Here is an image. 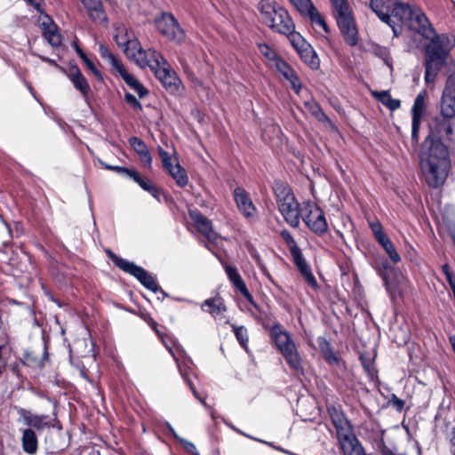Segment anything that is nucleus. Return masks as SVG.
Masks as SVG:
<instances>
[{
  "mask_svg": "<svg viewBox=\"0 0 455 455\" xmlns=\"http://www.w3.org/2000/svg\"><path fill=\"white\" fill-rule=\"evenodd\" d=\"M370 6L379 19L392 28L395 36L406 28L429 39L425 51V80L427 84L433 83L437 73L447 64L455 46V36L436 34L428 18L415 4L400 0H371Z\"/></svg>",
  "mask_w": 455,
  "mask_h": 455,
  "instance_id": "obj_1",
  "label": "nucleus"
},
{
  "mask_svg": "<svg viewBox=\"0 0 455 455\" xmlns=\"http://www.w3.org/2000/svg\"><path fill=\"white\" fill-rule=\"evenodd\" d=\"M419 159L426 183L435 188L442 186L451 167L448 147L440 140L427 137L421 146Z\"/></svg>",
  "mask_w": 455,
  "mask_h": 455,
  "instance_id": "obj_2",
  "label": "nucleus"
},
{
  "mask_svg": "<svg viewBox=\"0 0 455 455\" xmlns=\"http://www.w3.org/2000/svg\"><path fill=\"white\" fill-rule=\"evenodd\" d=\"M258 10L263 21L274 31L285 35L293 32L295 25L289 12L282 6L268 0H261Z\"/></svg>",
  "mask_w": 455,
  "mask_h": 455,
  "instance_id": "obj_3",
  "label": "nucleus"
},
{
  "mask_svg": "<svg viewBox=\"0 0 455 455\" xmlns=\"http://www.w3.org/2000/svg\"><path fill=\"white\" fill-rule=\"evenodd\" d=\"M333 16L344 40L350 46L358 43L357 28L353 11L347 0H330Z\"/></svg>",
  "mask_w": 455,
  "mask_h": 455,
  "instance_id": "obj_4",
  "label": "nucleus"
},
{
  "mask_svg": "<svg viewBox=\"0 0 455 455\" xmlns=\"http://www.w3.org/2000/svg\"><path fill=\"white\" fill-rule=\"evenodd\" d=\"M274 193L278 211L283 217L286 223L291 228L299 227L302 209H299V204L297 202L291 188L283 183H276L274 187Z\"/></svg>",
  "mask_w": 455,
  "mask_h": 455,
  "instance_id": "obj_5",
  "label": "nucleus"
},
{
  "mask_svg": "<svg viewBox=\"0 0 455 455\" xmlns=\"http://www.w3.org/2000/svg\"><path fill=\"white\" fill-rule=\"evenodd\" d=\"M118 44L126 46V54L133 59L136 64L142 68L148 67L152 72H155L156 69L167 61L156 50L152 48L144 50L135 41H126Z\"/></svg>",
  "mask_w": 455,
  "mask_h": 455,
  "instance_id": "obj_6",
  "label": "nucleus"
},
{
  "mask_svg": "<svg viewBox=\"0 0 455 455\" xmlns=\"http://www.w3.org/2000/svg\"><path fill=\"white\" fill-rule=\"evenodd\" d=\"M108 255L117 267L135 277L145 288L154 293L158 292L160 287L158 286L155 277L146 269L132 261L117 256L111 251H108Z\"/></svg>",
  "mask_w": 455,
  "mask_h": 455,
  "instance_id": "obj_7",
  "label": "nucleus"
},
{
  "mask_svg": "<svg viewBox=\"0 0 455 455\" xmlns=\"http://www.w3.org/2000/svg\"><path fill=\"white\" fill-rule=\"evenodd\" d=\"M158 32L168 41L181 44L186 39V33L171 12H162L155 19Z\"/></svg>",
  "mask_w": 455,
  "mask_h": 455,
  "instance_id": "obj_8",
  "label": "nucleus"
},
{
  "mask_svg": "<svg viewBox=\"0 0 455 455\" xmlns=\"http://www.w3.org/2000/svg\"><path fill=\"white\" fill-rule=\"evenodd\" d=\"M307 227L316 235L322 236L328 231V223L323 210L311 201L303 204L300 216Z\"/></svg>",
  "mask_w": 455,
  "mask_h": 455,
  "instance_id": "obj_9",
  "label": "nucleus"
},
{
  "mask_svg": "<svg viewBox=\"0 0 455 455\" xmlns=\"http://www.w3.org/2000/svg\"><path fill=\"white\" fill-rule=\"evenodd\" d=\"M153 73L168 92L180 94L182 92V82L167 61Z\"/></svg>",
  "mask_w": 455,
  "mask_h": 455,
  "instance_id": "obj_10",
  "label": "nucleus"
},
{
  "mask_svg": "<svg viewBox=\"0 0 455 455\" xmlns=\"http://www.w3.org/2000/svg\"><path fill=\"white\" fill-rule=\"evenodd\" d=\"M327 411L336 429L338 442L355 435L350 421L341 409L331 405L328 407Z\"/></svg>",
  "mask_w": 455,
  "mask_h": 455,
  "instance_id": "obj_11",
  "label": "nucleus"
},
{
  "mask_svg": "<svg viewBox=\"0 0 455 455\" xmlns=\"http://www.w3.org/2000/svg\"><path fill=\"white\" fill-rule=\"evenodd\" d=\"M454 118L445 117L441 115L435 117L430 124V133L427 137H432L442 141L451 140L454 132Z\"/></svg>",
  "mask_w": 455,
  "mask_h": 455,
  "instance_id": "obj_12",
  "label": "nucleus"
},
{
  "mask_svg": "<svg viewBox=\"0 0 455 455\" xmlns=\"http://www.w3.org/2000/svg\"><path fill=\"white\" fill-rule=\"evenodd\" d=\"M188 214L196 230L207 240L214 242L218 239L219 235L213 230L212 221L202 212L198 210H189Z\"/></svg>",
  "mask_w": 455,
  "mask_h": 455,
  "instance_id": "obj_13",
  "label": "nucleus"
},
{
  "mask_svg": "<svg viewBox=\"0 0 455 455\" xmlns=\"http://www.w3.org/2000/svg\"><path fill=\"white\" fill-rule=\"evenodd\" d=\"M293 263L299 271L300 275L303 276L307 283L316 290L318 288L317 281L314 276L311 267L307 264L305 257L302 254V251L299 249L291 252Z\"/></svg>",
  "mask_w": 455,
  "mask_h": 455,
  "instance_id": "obj_14",
  "label": "nucleus"
},
{
  "mask_svg": "<svg viewBox=\"0 0 455 455\" xmlns=\"http://www.w3.org/2000/svg\"><path fill=\"white\" fill-rule=\"evenodd\" d=\"M234 197L238 210L245 218L255 217L257 209L245 189L240 187L235 188Z\"/></svg>",
  "mask_w": 455,
  "mask_h": 455,
  "instance_id": "obj_15",
  "label": "nucleus"
},
{
  "mask_svg": "<svg viewBox=\"0 0 455 455\" xmlns=\"http://www.w3.org/2000/svg\"><path fill=\"white\" fill-rule=\"evenodd\" d=\"M226 274L229 279V281L233 283V285L243 294V296L246 299V300L256 309H259L258 304L255 302L252 295L247 289L243 278L238 273L236 267H232L230 265L224 266Z\"/></svg>",
  "mask_w": 455,
  "mask_h": 455,
  "instance_id": "obj_16",
  "label": "nucleus"
},
{
  "mask_svg": "<svg viewBox=\"0 0 455 455\" xmlns=\"http://www.w3.org/2000/svg\"><path fill=\"white\" fill-rule=\"evenodd\" d=\"M270 336L281 354L296 346L290 333L283 330L279 323L271 327Z\"/></svg>",
  "mask_w": 455,
  "mask_h": 455,
  "instance_id": "obj_17",
  "label": "nucleus"
},
{
  "mask_svg": "<svg viewBox=\"0 0 455 455\" xmlns=\"http://www.w3.org/2000/svg\"><path fill=\"white\" fill-rule=\"evenodd\" d=\"M18 414L22 419L25 425L28 428H35L36 430H43L45 427H50L52 425L49 422L48 415H36L30 411L20 408L18 409Z\"/></svg>",
  "mask_w": 455,
  "mask_h": 455,
  "instance_id": "obj_18",
  "label": "nucleus"
},
{
  "mask_svg": "<svg viewBox=\"0 0 455 455\" xmlns=\"http://www.w3.org/2000/svg\"><path fill=\"white\" fill-rule=\"evenodd\" d=\"M92 21L103 25L108 23V16L100 0H80Z\"/></svg>",
  "mask_w": 455,
  "mask_h": 455,
  "instance_id": "obj_19",
  "label": "nucleus"
},
{
  "mask_svg": "<svg viewBox=\"0 0 455 455\" xmlns=\"http://www.w3.org/2000/svg\"><path fill=\"white\" fill-rule=\"evenodd\" d=\"M317 344L323 356V359L329 365H335L339 368L344 366V363L342 362L341 357L333 350L330 341H328L323 337H319L317 339Z\"/></svg>",
  "mask_w": 455,
  "mask_h": 455,
  "instance_id": "obj_20",
  "label": "nucleus"
},
{
  "mask_svg": "<svg viewBox=\"0 0 455 455\" xmlns=\"http://www.w3.org/2000/svg\"><path fill=\"white\" fill-rule=\"evenodd\" d=\"M68 77L73 84L74 87L81 92L83 97L87 100L90 92V85L87 79L81 73L77 66H71L67 73Z\"/></svg>",
  "mask_w": 455,
  "mask_h": 455,
  "instance_id": "obj_21",
  "label": "nucleus"
},
{
  "mask_svg": "<svg viewBox=\"0 0 455 455\" xmlns=\"http://www.w3.org/2000/svg\"><path fill=\"white\" fill-rule=\"evenodd\" d=\"M177 350H179L180 354H182L181 356L178 357V362L176 363L178 371L183 379V380L188 384L192 382L191 376L194 375L193 371V361L192 359L187 355L185 349L179 346L177 347Z\"/></svg>",
  "mask_w": 455,
  "mask_h": 455,
  "instance_id": "obj_22",
  "label": "nucleus"
},
{
  "mask_svg": "<svg viewBox=\"0 0 455 455\" xmlns=\"http://www.w3.org/2000/svg\"><path fill=\"white\" fill-rule=\"evenodd\" d=\"M282 355L284 357L289 367L299 375L305 374V367L303 359L298 351L297 346L283 352Z\"/></svg>",
  "mask_w": 455,
  "mask_h": 455,
  "instance_id": "obj_23",
  "label": "nucleus"
},
{
  "mask_svg": "<svg viewBox=\"0 0 455 455\" xmlns=\"http://www.w3.org/2000/svg\"><path fill=\"white\" fill-rule=\"evenodd\" d=\"M339 444L343 455H366L355 435L339 441Z\"/></svg>",
  "mask_w": 455,
  "mask_h": 455,
  "instance_id": "obj_24",
  "label": "nucleus"
},
{
  "mask_svg": "<svg viewBox=\"0 0 455 455\" xmlns=\"http://www.w3.org/2000/svg\"><path fill=\"white\" fill-rule=\"evenodd\" d=\"M201 309L209 313L212 317L218 318L227 310V307L224 305L222 298L216 296L205 299L201 304Z\"/></svg>",
  "mask_w": 455,
  "mask_h": 455,
  "instance_id": "obj_25",
  "label": "nucleus"
},
{
  "mask_svg": "<svg viewBox=\"0 0 455 455\" xmlns=\"http://www.w3.org/2000/svg\"><path fill=\"white\" fill-rule=\"evenodd\" d=\"M440 113L443 116L455 117V93L443 89L440 100Z\"/></svg>",
  "mask_w": 455,
  "mask_h": 455,
  "instance_id": "obj_26",
  "label": "nucleus"
},
{
  "mask_svg": "<svg viewBox=\"0 0 455 455\" xmlns=\"http://www.w3.org/2000/svg\"><path fill=\"white\" fill-rule=\"evenodd\" d=\"M43 355L38 358L33 352H27L24 355V363L30 367L43 369L49 361L48 342L43 339Z\"/></svg>",
  "mask_w": 455,
  "mask_h": 455,
  "instance_id": "obj_27",
  "label": "nucleus"
},
{
  "mask_svg": "<svg viewBox=\"0 0 455 455\" xmlns=\"http://www.w3.org/2000/svg\"><path fill=\"white\" fill-rule=\"evenodd\" d=\"M21 445L23 451L28 454H35L38 449V439L32 428H26L22 431Z\"/></svg>",
  "mask_w": 455,
  "mask_h": 455,
  "instance_id": "obj_28",
  "label": "nucleus"
},
{
  "mask_svg": "<svg viewBox=\"0 0 455 455\" xmlns=\"http://www.w3.org/2000/svg\"><path fill=\"white\" fill-rule=\"evenodd\" d=\"M372 95L391 111L398 109L401 106V101L393 99L388 91L373 92Z\"/></svg>",
  "mask_w": 455,
  "mask_h": 455,
  "instance_id": "obj_29",
  "label": "nucleus"
},
{
  "mask_svg": "<svg viewBox=\"0 0 455 455\" xmlns=\"http://www.w3.org/2000/svg\"><path fill=\"white\" fill-rule=\"evenodd\" d=\"M44 37L52 46L58 47L61 44V36L57 32V27L54 23H44Z\"/></svg>",
  "mask_w": 455,
  "mask_h": 455,
  "instance_id": "obj_30",
  "label": "nucleus"
},
{
  "mask_svg": "<svg viewBox=\"0 0 455 455\" xmlns=\"http://www.w3.org/2000/svg\"><path fill=\"white\" fill-rule=\"evenodd\" d=\"M299 55L301 60L309 66L312 69H317L319 68V58L311 45L307 46L306 49H303V51L299 52Z\"/></svg>",
  "mask_w": 455,
  "mask_h": 455,
  "instance_id": "obj_31",
  "label": "nucleus"
},
{
  "mask_svg": "<svg viewBox=\"0 0 455 455\" xmlns=\"http://www.w3.org/2000/svg\"><path fill=\"white\" fill-rule=\"evenodd\" d=\"M159 338L161 339L164 346L166 347V349L169 351V353L172 355V358L175 362H178V357L181 356L182 354L179 353V350H177V347L180 346L177 343V341L172 339V337H169L167 335H164L163 333L157 334Z\"/></svg>",
  "mask_w": 455,
  "mask_h": 455,
  "instance_id": "obj_32",
  "label": "nucleus"
},
{
  "mask_svg": "<svg viewBox=\"0 0 455 455\" xmlns=\"http://www.w3.org/2000/svg\"><path fill=\"white\" fill-rule=\"evenodd\" d=\"M171 176L175 180L177 185L180 188H184L188 183V178L187 172L184 168L180 166L179 163H177L173 170L171 169L168 171Z\"/></svg>",
  "mask_w": 455,
  "mask_h": 455,
  "instance_id": "obj_33",
  "label": "nucleus"
},
{
  "mask_svg": "<svg viewBox=\"0 0 455 455\" xmlns=\"http://www.w3.org/2000/svg\"><path fill=\"white\" fill-rule=\"evenodd\" d=\"M290 2L302 16L307 18L316 9L311 0H290Z\"/></svg>",
  "mask_w": 455,
  "mask_h": 455,
  "instance_id": "obj_34",
  "label": "nucleus"
},
{
  "mask_svg": "<svg viewBox=\"0 0 455 455\" xmlns=\"http://www.w3.org/2000/svg\"><path fill=\"white\" fill-rule=\"evenodd\" d=\"M305 107L319 122L331 123L330 118L315 100L306 101Z\"/></svg>",
  "mask_w": 455,
  "mask_h": 455,
  "instance_id": "obj_35",
  "label": "nucleus"
},
{
  "mask_svg": "<svg viewBox=\"0 0 455 455\" xmlns=\"http://www.w3.org/2000/svg\"><path fill=\"white\" fill-rule=\"evenodd\" d=\"M285 36H289V40L298 53L301 52L303 49H306L310 44L305 40V38L298 32L293 29V32L287 33Z\"/></svg>",
  "mask_w": 455,
  "mask_h": 455,
  "instance_id": "obj_36",
  "label": "nucleus"
},
{
  "mask_svg": "<svg viewBox=\"0 0 455 455\" xmlns=\"http://www.w3.org/2000/svg\"><path fill=\"white\" fill-rule=\"evenodd\" d=\"M231 327L235 333V336L242 347H243L246 351L248 350V331L244 326H237L235 323H231Z\"/></svg>",
  "mask_w": 455,
  "mask_h": 455,
  "instance_id": "obj_37",
  "label": "nucleus"
},
{
  "mask_svg": "<svg viewBox=\"0 0 455 455\" xmlns=\"http://www.w3.org/2000/svg\"><path fill=\"white\" fill-rule=\"evenodd\" d=\"M143 190L148 192L154 198H156L158 202H161L162 192L159 188H157L151 182L144 180L143 178L140 180L138 184Z\"/></svg>",
  "mask_w": 455,
  "mask_h": 455,
  "instance_id": "obj_38",
  "label": "nucleus"
},
{
  "mask_svg": "<svg viewBox=\"0 0 455 455\" xmlns=\"http://www.w3.org/2000/svg\"><path fill=\"white\" fill-rule=\"evenodd\" d=\"M425 108V96L422 93H419L414 100L411 108V116L423 117Z\"/></svg>",
  "mask_w": 455,
  "mask_h": 455,
  "instance_id": "obj_39",
  "label": "nucleus"
},
{
  "mask_svg": "<svg viewBox=\"0 0 455 455\" xmlns=\"http://www.w3.org/2000/svg\"><path fill=\"white\" fill-rule=\"evenodd\" d=\"M100 53L101 58L108 60L115 69H116L118 66L122 64L120 60L103 44L100 46Z\"/></svg>",
  "mask_w": 455,
  "mask_h": 455,
  "instance_id": "obj_40",
  "label": "nucleus"
},
{
  "mask_svg": "<svg viewBox=\"0 0 455 455\" xmlns=\"http://www.w3.org/2000/svg\"><path fill=\"white\" fill-rule=\"evenodd\" d=\"M442 272L445 275L446 281L448 282L452 293H455V273L451 267L448 263H444L442 266Z\"/></svg>",
  "mask_w": 455,
  "mask_h": 455,
  "instance_id": "obj_41",
  "label": "nucleus"
},
{
  "mask_svg": "<svg viewBox=\"0 0 455 455\" xmlns=\"http://www.w3.org/2000/svg\"><path fill=\"white\" fill-rule=\"evenodd\" d=\"M275 67L285 79H287L290 76H291L293 72H295L291 67L281 58H278L275 60Z\"/></svg>",
  "mask_w": 455,
  "mask_h": 455,
  "instance_id": "obj_42",
  "label": "nucleus"
},
{
  "mask_svg": "<svg viewBox=\"0 0 455 455\" xmlns=\"http://www.w3.org/2000/svg\"><path fill=\"white\" fill-rule=\"evenodd\" d=\"M130 146L132 148V149L138 154H142L148 151V147L146 143L138 137H132L129 139Z\"/></svg>",
  "mask_w": 455,
  "mask_h": 455,
  "instance_id": "obj_43",
  "label": "nucleus"
},
{
  "mask_svg": "<svg viewBox=\"0 0 455 455\" xmlns=\"http://www.w3.org/2000/svg\"><path fill=\"white\" fill-rule=\"evenodd\" d=\"M280 235L286 243V244L288 245L291 252L299 249L290 231H288L287 229H283L281 231Z\"/></svg>",
  "mask_w": 455,
  "mask_h": 455,
  "instance_id": "obj_44",
  "label": "nucleus"
},
{
  "mask_svg": "<svg viewBox=\"0 0 455 455\" xmlns=\"http://www.w3.org/2000/svg\"><path fill=\"white\" fill-rule=\"evenodd\" d=\"M412 116L411 122V140L413 143L417 144L419 142V130L420 127L422 117L419 116Z\"/></svg>",
  "mask_w": 455,
  "mask_h": 455,
  "instance_id": "obj_45",
  "label": "nucleus"
},
{
  "mask_svg": "<svg viewBox=\"0 0 455 455\" xmlns=\"http://www.w3.org/2000/svg\"><path fill=\"white\" fill-rule=\"evenodd\" d=\"M308 19L310 20L311 22L320 26L321 28H323V29L328 33L329 32V28L325 22V20H323V18L322 17V15L319 13V12L317 11V9H315V11H314L312 12V14L308 17Z\"/></svg>",
  "mask_w": 455,
  "mask_h": 455,
  "instance_id": "obj_46",
  "label": "nucleus"
},
{
  "mask_svg": "<svg viewBox=\"0 0 455 455\" xmlns=\"http://www.w3.org/2000/svg\"><path fill=\"white\" fill-rule=\"evenodd\" d=\"M259 50L268 60L275 61L279 58L276 52L267 44H259Z\"/></svg>",
  "mask_w": 455,
  "mask_h": 455,
  "instance_id": "obj_47",
  "label": "nucleus"
},
{
  "mask_svg": "<svg viewBox=\"0 0 455 455\" xmlns=\"http://www.w3.org/2000/svg\"><path fill=\"white\" fill-rule=\"evenodd\" d=\"M119 174L127 176L132 179L134 182L139 184L140 180L142 179L138 172L133 169H129L124 166H120L118 172Z\"/></svg>",
  "mask_w": 455,
  "mask_h": 455,
  "instance_id": "obj_48",
  "label": "nucleus"
},
{
  "mask_svg": "<svg viewBox=\"0 0 455 455\" xmlns=\"http://www.w3.org/2000/svg\"><path fill=\"white\" fill-rule=\"evenodd\" d=\"M116 70L120 74L124 82L132 88V86L135 84L137 79L132 75L128 73V71L124 68L123 64L118 66V68Z\"/></svg>",
  "mask_w": 455,
  "mask_h": 455,
  "instance_id": "obj_49",
  "label": "nucleus"
},
{
  "mask_svg": "<svg viewBox=\"0 0 455 455\" xmlns=\"http://www.w3.org/2000/svg\"><path fill=\"white\" fill-rule=\"evenodd\" d=\"M383 249L394 263H398L401 260V257L392 242L387 243V245H386Z\"/></svg>",
  "mask_w": 455,
  "mask_h": 455,
  "instance_id": "obj_50",
  "label": "nucleus"
},
{
  "mask_svg": "<svg viewBox=\"0 0 455 455\" xmlns=\"http://www.w3.org/2000/svg\"><path fill=\"white\" fill-rule=\"evenodd\" d=\"M286 80H288L290 82L292 90L294 91V92L296 94H299L302 88V84H301L299 78L298 77L297 74L295 72H293L291 74V76H290Z\"/></svg>",
  "mask_w": 455,
  "mask_h": 455,
  "instance_id": "obj_51",
  "label": "nucleus"
},
{
  "mask_svg": "<svg viewBox=\"0 0 455 455\" xmlns=\"http://www.w3.org/2000/svg\"><path fill=\"white\" fill-rule=\"evenodd\" d=\"M178 442L182 445L184 450L192 455H199V452L196 450V445L182 437H180Z\"/></svg>",
  "mask_w": 455,
  "mask_h": 455,
  "instance_id": "obj_52",
  "label": "nucleus"
},
{
  "mask_svg": "<svg viewBox=\"0 0 455 455\" xmlns=\"http://www.w3.org/2000/svg\"><path fill=\"white\" fill-rule=\"evenodd\" d=\"M124 100L127 102V104H129L132 108L136 110H142L141 103L137 100V98L133 94L130 92H125Z\"/></svg>",
  "mask_w": 455,
  "mask_h": 455,
  "instance_id": "obj_53",
  "label": "nucleus"
},
{
  "mask_svg": "<svg viewBox=\"0 0 455 455\" xmlns=\"http://www.w3.org/2000/svg\"><path fill=\"white\" fill-rule=\"evenodd\" d=\"M132 89L138 93L140 98H143L148 94V89H146L139 80L135 82L132 86Z\"/></svg>",
  "mask_w": 455,
  "mask_h": 455,
  "instance_id": "obj_54",
  "label": "nucleus"
},
{
  "mask_svg": "<svg viewBox=\"0 0 455 455\" xmlns=\"http://www.w3.org/2000/svg\"><path fill=\"white\" fill-rule=\"evenodd\" d=\"M140 162L146 166L147 168H151L152 166V156L150 152L148 150L145 153L140 154Z\"/></svg>",
  "mask_w": 455,
  "mask_h": 455,
  "instance_id": "obj_55",
  "label": "nucleus"
},
{
  "mask_svg": "<svg viewBox=\"0 0 455 455\" xmlns=\"http://www.w3.org/2000/svg\"><path fill=\"white\" fill-rule=\"evenodd\" d=\"M444 89L455 93V71L447 78Z\"/></svg>",
  "mask_w": 455,
  "mask_h": 455,
  "instance_id": "obj_56",
  "label": "nucleus"
},
{
  "mask_svg": "<svg viewBox=\"0 0 455 455\" xmlns=\"http://www.w3.org/2000/svg\"><path fill=\"white\" fill-rule=\"evenodd\" d=\"M370 227L374 237L384 233L383 227L379 221L370 223Z\"/></svg>",
  "mask_w": 455,
  "mask_h": 455,
  "instance_id": "obj_57",
  "label": "nucleus"
},
{
  "mask_svg": "<svg viewBox=\"0 0 455 455\" xmlns=\"http://www.w3.org/2000/svg\"><path fill=\"white\" fill-rule=\"evenodd\" d=\"M188 386L189 387L193 395L200 401V403L204 406V407H208L206 402H205V398L204 397H202L199 393L196 391L193 382H190V383H188Z\"/></svg>",
  "mask_w": 455,
  "mask_h": 455,
  "instance_id": "obj_58",
  "label": "nucleus"
},
{
  "mask_svg": "<svg viewBox=\"0 0 455 455\" xmlns=\"http://www.w3.org/2000/svg\"><path fill=\"white\" fill-rule=\"evenodd\" d=\"M188 386L189 387L193 395L200 401V403L204 406V407H208L206 402H205V398L204 397H202L199 393L196 391L193 382H190V383H188Z\"/></svg>",
  "mask_w": 455,
  "mask_h": 455,
  "instance_id": "obj_59",
  "label": "nucleus"
},
{
  "mask_svg": "<svg viewBox=\"0 0 455 455\" xmlns=\"http://www.w3.org/2000/svg\"><path fill=\"white\" fill-rule=\"evenodd\" d=\"M392 404L393 406L398 411H401L403 410L404 407V401L397 397L395 395H393L392 396Z\"/></svg>",
  "mask_w": 455,
  "mask_h": 455,
  "instance_id": "obj_60",
  "label": "nucleus"
},
{
  "mask_svg": "<svg viewBox=\"0 0 455 455\" xmlns=\"http://www.w3.org/2000/svg\"><path fill=\"white\" fill-rule=\"evenodd\" d=\"M379 449L381 455H398L385 444L383 438L380 440Z\"/></svg>",
  "mask_w": 455,
  "mask_h": 455,
  "instance_id": "obj_61",
  "label": "nucleus"
},
{
  "mask_svg": "<svg viewBox=\"0 0 455 455\" xmlns=\"http://www.w3.org/2000/svg\"><path fill=\"white\" fill-rule=\"evenodd\" d=\"M374 238L382 246V248L387 245V243H391V240L388 238L385 232L375 236Z\"/></svg>",
  "mask_w": 455,
  "mask_h": 455,
  "instance_id": "obj_62",
  "label": "nucleus"
},
{
  "mask_svg": "<svg viewBox=\"0 0 455 455\" xmlns=\"http://www.w3.org/2000/svg\"><path fill=\"white\" fill-rule=\"evenodd\" d=\"M145 321L154 331H156L157 334L160 333V331L157 330V323L150 315L145 316Z\"/></svg>",
  "mask_w": 455,
  "mask_h": 455,
  "instance_id": "obj_63",
  "label": "nucleus"
},
{
  "mask_svg": "<svg viewBox=\"0 0 455 455\" xmlns=\"http://www.w3.org/2000/svg\"><path fill=\"white\" fill-rule=\"evenodd\" d=\"M164 426L168 432L170 433V435L178 441L180 436L176 433L172 426L169 422H165Z\"/></svg>",
  "mask_w": 455,
  "mask_h": 455,
  "instance_id": "obj_64",
  "label": "nucleus"
}]
</instances>
